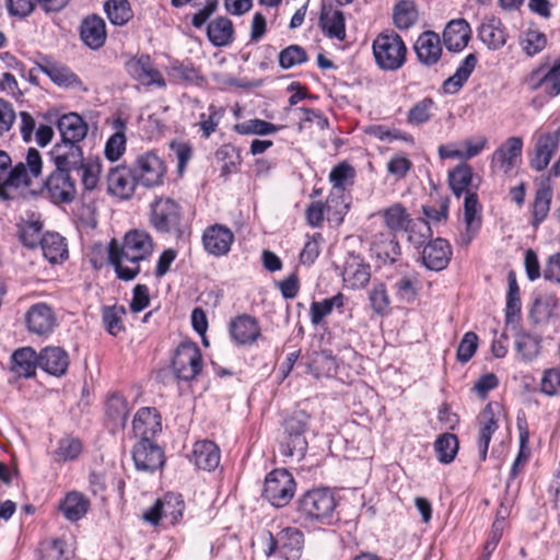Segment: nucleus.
Masks as SVG:
<instances>
[{"label":"nucleus","instance_id":"nucleus-34","mask_svg":"<svg viewBox=\"0 0 560 560\" xmlns=\"http://www.w3.org/2000/svg\"><path fill=\"white\" fill-rule=\"evenodd\" d=\"M44 257L51 264H60L68 258L66 238L58 233H46L39 242Z\"/></svg>","mask_w":560,"mask_h":560},{"label":"nucleus","instance_id":"nucleus-37","mask_svg":"<svg viewBox=\"0 0 560 560\" xmlns=\"http://www.w3.org/2000/svg\"><path fill=\"white\" fill-rule=\"evenodd\" d=\"M114 135L109 137L105 144V156L112 161H117L126 150V121L121 117L113 120Z\"/></svg>","mask_w":560,"mask_h":560},{"label":"nucleus","instance_id":"nucleus-21","mask_svg":"<svg viewBox=\"0 0 560 560\" xmlns=\"http://www.w3.org/2000/svg\"><path fill=\"white\" fill-rule=\"evenodd\" d=\"M229 330L232 339L241 346L253 345L260 337V326L257 319L246 314L232 319Z\"/></svg>","mask_w":560,"mask_h":560},{"label":"nucleus","instance_id":"nucleus-54","mask_svg":"<svg viewBox=\"0 0 560 560\" xmlns=\"http://www.w3.org/2000/svg\"><path fill=\"white\" fill-rule=\"evenodd\" d=\"M126 314V311L122 306H105L102 312L103 323L105 329L112 336H117L120 331L124 330L122 325V316Z\"/></svg>","mask_w":560,"mask_h":560},{"label":"nucleus","instance_id":"nucleus-1","mask_svg":"<svg viewBox=\"0 0 560 560\" xmlns=\"http://www.w3.org/2000/svg\"><path fill=\"white\" fill-rule=\"evenodd\" d=\"M154 250V242L147 231L133 230L125 235L122 245L113 240L108 247V259L117 277L130 281L140 272L139 262L148 259Z\"/></svg>","mask_w":560,"mask_h":560},{"label":"nucleus","instance_id":"nucleus-2","mask_svg":"<svg viewBox=\"0 0 560 560\" xmlns=\"http://www.w3.org/2000/svg\"><path fill=\"white\" fill-rule=\"evenodd\" d=\"M12 160L10 155L0 150V180L5 185H15V188L32 185V179L42 174L43 161L39 152L30 148L26 154V163H18L11 167Z\"/></svg>","mask_w":560,"mask_h":560},{"label":"nucleus","instance_id":"nucleus-43","mask_svg":"<svg viewBox=\"0 0 560 560\" xmlns=\"http://www.w3.org/2000/svg\"><path fill=\"white\" fill-rule=\"evenodd\" d=\"M515 349L525 362L536 359L540 352V339L526 331H518L515 335Z\"/></svg>","mask_w":560,"mask_h":560},{"label":"nucleus","instance_id":"nucleus-32","mask_svg":"<svg viewBox=\"0 0 560 560\" xmlns=\"http://www.w3.org/2000/svg\"><path fill=\"white\" fill-rule=\"evenodd\" d=\"M190 462L199 469L211 471L215 469L220 463V450L211 441L196 442Z\"/></svg>","mask_w":560,"mask_h":560},{"label":"nucleus","instance_id":"nucleus-24","mask_svg":"<svg viewBox=\"0 0 560 560\" xmlns=\"http://www.w3.org/2000/svg\"><path fill=\"white\" fill-rule=\"evenodd\" d=\"M319 26L330 39L343 40L346 38V20L340 10L324 4L319 15Z\"/></svg>","mask_w":560,"mask_h":560},{"label":"nucleus","instance_id":"nucleus-29","mask_svg":"<svg viewBox=\"0 0 560 560\" xmlns=\"http://www.w3.org/2000/svg\"><path fill=\"white\" fill-rule=\"evenodd\" d=\"M69 366V355L60 347H46L39 352V368L54 376L63 375Z\"/></svg>","mask_w":560,"mask_h":560},{"label":"nucleus","instance_id":"nucleus-41","mask_svg":"<svg viewBox=\"0 0 560 560\" xmlns=\"http://www.w3.org/2000/svg\"><path fill=\"white\" fill-rule=\"evenodd\" d=\"M39 68L42 72L59 86H77L81 83L78 75L61 63L47 62L40 65Z\"/></svg>","mask_w":560,"mask_h":560},{"label":"nucleus","instance_id":"nucleus-52","mask_svg":"<svg viewBox=\"0 0 560 560\" xmlns=\"http://www.w3.org/2000/svg\"><path fill=\"white\" fill-rule=\"evenodd\" d=\"M552 199V191L549 187H541L536 191L533 203V224L537 226L548 215Z\"/></svg>","mask_w":560,"mask_h":560},{"label":"nucleus","instance_id":"nucleus-36","mask_svg":"<svg viewBox=\"0 0 560 560\" xmlns=\"http://www.w3.org/2000/svg\"><path fill=\"white\" fill-rule=\"evenodd\" d=\"M12 371L23 377H31L35 374L36 366H39V354L27 347L13 352Z\"/></svg>","mask_w":560,"mask_h":560},{"label":"nucleus","instance_id":"nucleus-57","mask_svg":"<svg viewBox=\"0 0 560 560\" xmlns=\"http://www.w3.org/2000/svg\"><path fill=\"white\" fill-rule=\"evenodd\" d=\"M106 412L115 423L125 425L129 413L126 399L119 394L112 395L106 404Z\"/></svg>","mask_w":560,"mask_h":560},{"label":"nucleus","instance_id":"nucleus-14","mask_svg":"<svg viewBox=\"0 0 560 560\" xmlns=\"http://www.w3.org/2000/svg\"><path fill=\"white\" fill-rule=\"evenodd\" d=\"M45 188L55 203H69L77 196L75 180L67 172L55 170L45 180Z\"/></svg>","mask_w":560,"mask_h":560},{"label":"nucleus","instance_id":"nucleus-63","mask_svg":"<svg viewBox=\"0 0 560 560\" xmlns=\"http://www.w3.org/2000/svg\"><path fill=\"white\" fill-rule=\"evenodd\" d=\"M75 171L81 174V182L86 190H93L97 186L101 173L98 162L84 161Z\"/></svg>","mask_w":560,"mask_h":560},{"label":"nucleus","instance_id":"nucleus-5","mask_svg":"<svg viewBox=\"0 0 560 560\" xmlns=\"http://www.w3.org/2000/svg\"><path fill=\"white\" fill-rule=\"evenodd\" d=\"M308 417L302 412H295L283 422V433L280 440V453L285 457L296 456L303 458L307 450V441L304 433L307 428Z\"/></svg>","mask_w":560,"mask_h":560},{"label":"nucleus","instance_id":"nucleus-12","mask_svg":"<svg viewBox=\"0 0 560 560\" xmlns=\"http://www.w3.org/2000/svg\"><path fill=\"white\" fill-rule=\"evenodd\" d=\"M524 85L530 92L541 90L548 97L560 94V62L551 68L540 66L529 72L524 79Z\"/></svg>","mask_w":560,"mask_h":560},{"label":"nucleus","instance_id":"nucleus-53","mask_svg":"<svg viewBox=\"0 0 560 560\" xmlns=\"http://www.w3.org/2000/svg\"><path fill=\"white\" fill-rule=\"evenodd\" d=\"M234 130L238 135H258V136H265V135H271L279 130V127L262 120V119H249L240 124H236L234 126Z\"/></svg>","mask_w":560,"mask_h":560},{"label":"nucleus","instance_id":"nucleus-50","mask_svg":"<svg viewBox=\"0 0 560 560\" xmlns=\"http://www.w3.org/2000/svg\"><path fill=\"white\" fill-rule=\"evenodd\" d=\"M353 177L354 168L350 164L342 162L336 165L329 174L332 191L343 194L346 187L352 183Z\"/></svg>","mask_w":560,"mask_h":560},{"label":"nucleus","instance_id":"nucleus-20","mask_svg":"<svg viewBox=\"0 0 560 560\" xmlns=\"http://www.w3.org/2000/svg\"><path fill=\"white\" fill-rule=\"evenodd\" d=\"M138 180L132 168L118 166L112 168L108 177V191L120 199H129L136 189Z\"/></svg>","mask_w":560,"mask_h":560},{"label":"nucleus","instance_id":"nucleus-4","mask_svg":"<svg viewBox=\"0 0 560 560\" xmlns=\"http://www.w3.org/2000/svg\"><path fill=\"white\" fill-rule=\"evenodd\" d=\"M372 50L376 65L383 70H397L406 61L407 47L393 31L378 34L373 40Z\"/></svg>","mask_w":560,"mask_h":560},{"label":"nucleus","instance_id":"nucleus-56","mask_svg":"<svg viewBox=\"0 0 560 560\" xmlns=\"http://www.w3.org/2000/svg\"><path fill=\"white\" fill-rule=\"evenodd\" d=\"M384 221L389 229L388 232L402 231L407 229L409 218L405 208L398 203L384 211Z\"/></svg>","mask_w":560,"mask_h":560},{"label":"nucleus","instance_id":"nucleus-3","mask_svg":"<svg viewBox=\"0 0 560 560\" xmlns=\"http://www.w3.org/2000/svg\"><path fill=\"white\" fill-rule=\"evenodd\" d=\"M150 222L160 233L174 234L177 238L185 235L182 207L170 197H159L151 203Z\"/></svg>","mask_w":560,"mask_h":560},{"label":"nucleus","instance_id":"nucleus-31","mask_svg":"<svg viewBox=\"0 0 560 560\" xmlns=\"http://www.w3.org/2000/svg\"><path fill=\"white\" fill-rule=\"evenodd\" d=\"M558 145L556 136H549L547 132L539 135L535 142L534 156L530 160L532 168L537 172L544 171L549 165Z\"/></svg>","mask_w":560,"mask_h":560},{"label":"nucleus","instance_id":"nucleus-7","mask_svg":"<svg viewBox=\"0 0 560 560\" xmlns=\"http://www.w3.org/2000/svg\"><path fill=\"white\" fill-rule=\"evenodd\" d=\"M523 139L510 137L492 153L490 167L494 173L512 174L522 163Z\"/></svg>","mask_w":560,"mask_h":560},{"label":"nucleus","instance_id":"nucleus-11","mask_svg":"<svg viewBox=\"0 0 560 560\" xmlns=\"http://www.w3.org/2000/svg\"><path fill=\"white\" fill-rule=\"evenodd\" d=\"M127 73L143 86H156L165 89L166 82L162 73L155 68L149 55L130 57L125 62Z\"/></svg>","mask_w":560,"mask_h":560},{"label":"nucleus","instance_id":"nucleus-18","mask_svg":"<svg viewBox=\"0 0 560 560\" xmlns=\"http://www.w3.org/2000/svg\"><path fill=\"white\" fill-rule=\"evenodd\" d=\"M233 242V232L222 224L208 226L202 234L203 247L213 256L226 255L230 252Z\"/></svg>","mask_w":560,"mask_h":560},{"label":"nucleus","instance_id":"nucleus-35","mask_svg":"<svg viewBox=\"0 0 560 560\" xmlns=\"http://www.w3.org/2000/svg\"><path fill=\"white\" fill-rule=\"evenodd\" d=\"M498 421L491 404H488L481 412L480 429L478 435V450L481 460H486L489 443L492 434L498 430Z\"/></svg>","mask_w":560,"mask_h":560},{"label":"nucleus","instance_id":"nucleus-46","mask_svg":"<svg viewBox=\"0 0 560 560\" xmlns=\"http://www.w3.org/2000/svg\"><path fill=\"white\" fill-rule=\"evenodd\" d=\"M558 300L555 295L545 294L536 298L530 310V317L536 324L546 323L553 316Z\"/></svg>","mask_w":560,"mask_h":560},{"label":"nucleus","instance_id":"nucleus-19","mask_svg":"<svg viewBox=\"0 0 560 560\" xmlns=\"http://www.w3.org/2000/svg\"><path fill=\"white\" fill-rule=\"evenodd\" d=\"M25 323L28 331L38 336H46L56 326V316L46 303H36L26 312Z\"/></svg>","mask_w":560,"mask_h":560},{"label":"nucleus","instance_id":"nucleus-23","mask_svg":"<svg viewBox=\"0 0 560 560\" xmlns=\"http://www.w3.org/2000/svg\"><path fill=\"white\" fill-rule=\"evenodd\" d=\"M480 209L481 207L477 194H467L464 200V221L466 224V231L460 235V245H468L477 235L481 226V217L479 214Z\"/></svg>","mask_w":560,"mask_h":560},{"label":"nucleus","instance_id":"nucleus-61","mask_svg":"<svg viewBox=\"0 0 560 560\" xmlns=\"http://www.w3.org/2000/svg\"><path fill=\"white\" fill-rule=\"evenodd\" d=\"M432 230L428 221L417 220L413 222L408 234V241L416 247H424L428 242L432 241Z\"/></svg>","mask_w":560,"mask_h":560},{"label":"nucleus","instance_id":"nucleus-45","mask_svg":"<svg viewBox=\"0 0 560 560\" xmlns=\"http://www.w3.org/2000/svg\"><path fill=\"white\" fill-rule=\"evenodd\" d=\"M394 24L399 30L410 28L418 20V11L413 1L401 0L394 9Z\"/></svg>","mask_w":560,"mask_h":560},{"label":"nucleus","instance_id":"nucleus-64","mask_svg":"<svg viewBox=\"0 0 560 560\" xmlns=\"http://www.w3.org/2000/svg\"><path fill=\"white\" fill-rule=\"evenodd\" d=\"M540 390L547 396H555L560 390V369H547L541 377Z\"/></svg>","mask_w":560,"mask_h":560},{"label":"nucleus","instance_id":"nucleus-33","mask_svg":"<svg viewBox=\"0 0 560 560\" xmlns=\"http://www.w3.org/2000/svg\"><path fill=\"white\" fill-rule=\"evenodd\" d=\"M480 40L489 49L498 50L506 43V33L502 22L497 18H490L483 21L478 28Z\"/></svg>","mask_w":560,"mask_h":560},{"label":"nucleus","instance_id":"nucleus-17","mask_svg":"<svg viewBox=\"0 0 560 560\" xmlns=\"http://www.w3.org/2000/svg\"><path fill=\"white\" fill-rule=\"evenodd\" d=\"M453 252L450 243L442 237L428 242L422 249V264L432 271L444 270L452 258Z\"/></svg>","mask_w":560,"mask_h":560},{"label":"nucleus","instance_id":"nucleus-22","mask_svg":"<svg viewBox=\"0 0 560 560\" xmlns=\"http://www.w3.org/2000/svg\"><path fill=\"white\" fill-rule=\"evenodd\" d=\"M57 129L63 142L81 144L88 135V124L77 113H68L57 120Z\"/></svg>","mask_w":560,"mask_h":560},{"label":"nucleus","instance_id":"nucleus-26","mask_svg":"<svg viewBox=\"0 0 560 560\" xmlns=\"http://www.w3.org/2000/svg\"><path fill=\"white\" fill-rule=\"evenodd\" d=\"M471 36V28L464 19L452 20L447 23L443 32V42L451 51L463 50Z\"/></svg>","mask_w":560,"mask_h":560},{"label":"nucleus","instance_id":"nucleus-55","mask_svg":"<svg viewBox=\"0 0 560 560\" xmlns=\"http://www.w3.org/2000/svg\"><path fill=\"white\" fill-rule=\"evenodd\" d=\"M433 108L434 101L430 97L417 102L407 114L408 124L419 126L428 122L432 116Z\"/></svg>","mask_w":560,"mask_h":560},{"label":"nucleus","instance_id":"nucleus-6","mask_svg":"<svg viewBox=\"0 0 560 560\" xmlns=\"http://www.w3.org/2000/svg\"><path fill=\"white\" fill-rule=\"evenodd\" d=\"M295 492V481L287 469H275L265 479L264 497L273 506H285Z\"/></svg>","mask_w":560,"mask_h":560},{"label":"nucleus","instance_id":"nucleus-27","mask_svg":"<svg viewBox=\"0 0 560 560\" xmlns=\"http://www.w3.org/2000/svg\"><path fill=\"white\" fill-rule=\"evenodd\" d=\"M161 429V419L155 408L144 407L137 411L132 421V430L140 440H151Z\"/></svg>","mask_w":560,"mask_h":560},{"label":"nucleus","instance_id":"nucleus-44","mask_svg":"<svg viewBox=\"0 0 560 560\" xmlns=\"http://www.w3.org/2000/svg\"><path fill=\"white\" fill-rule=\"evenodd\" d=\"M345 305V295L338 293L329 299L313 302L310 308L311 322L318 325L326 316L330 315L334 308H342Z\"/></svg>","mask_w":560,"mask_h":560},{"label":"nucleus","instance_id":"nucleus-60","mask_svg":"<svg viewBox=\"0 0 560 560\" xmlns=\"http://www.w3.org/2000/svg\"><path fill=\"white\" fill-rule=\"evenodd\" d=\"M325 207L328 220L337 222L343 220V215L349 209V205L343 200V194H337L336 191H331L327 197Z\"/></svg>","mask_w":560,"mask_h":560},{"label":"nucleus","instance_id":"nucleus-9","mask_svg":"<svg viewBox=\"0 0 560 560\" xmlns=\"http://www.w3.org/2000/svg\"><path fill=\"white\" fill-rule=\"evenodd\" d=\"M202 369L200 349L192 342L180 343L173 358V370L178 380L191 381Z\"/></svg>","mask_w":560,"mask_h":560},{"label":"nucleus","instance_id":"nucleus-58","mask_svg":"<svg viewBox=\"0 0 560 560\" xmlns=\"http://www.w3.org/2000/svg\"><path fill=\"white\" fill-rule=\"evenodd\" d=\"M184 506L179 494H165L163 497V518L168 520L172 525L176 524L183 516Z\"/></svg>","mask_w":560,"mask_h":560},{"label":"nucleus","instance_id":"nucleus-39","mask_svg":"<svg viewBox=\"0 0 560 560\" xmlns=\"http://www.w3.org/2000/svg\"><path fill=\"white\" fill-rule=\"evenodd\" d=\"M83 452V444L80 439L66 435L58 440L51 457L56 463L75 460Z\"/></svg>","mask_w":560,"mask_h":560},{"label":"nucleus","instance_id":"nucleus-49","mask_svg":"<svg viewBox=\"0 0 560 560\" xmlns=\"http://www.w3.org/2000/svg\"><path fill=\"white\" fill-rule=\"evenodd\" d=\"M107 18L114 25H125L131 18L132 11L128 0H108L105 3Z\"/></svg>","mask_w":560,"mask_h":560},{"label":"nucleus","instance_id":"nucleus-16","mask_svg":"<svg viewBox=\"0 0 560 560\" xmlns=\"http://www.w3.org/2000/svg\"><path fill=\"white\" fill-rule=\"evenodd\" d=\"M132 458L138 470L155 471L164 464L161 447L149 439H141L133 447Z\"/></svg>","mask_w":560,"mask_h":560},{"label":"nucleus","instance_id":"nucleus-62","mask_svg":"<svg viewBox=\"0 0 560 560\" xmlns=\"http://www.w3.org/2000/svg\"><path fill=\"white\" fill-rule=\"evenodd\" d=\"M547 44L544 33L536 30H527L521 40L523 50L527 56H534L540 52Z\"/></svg>","mask_w":560,"mask_h":560},{"label":"nucleus","instance_id":"nucleus-25","mask_svg":"<svg viewBox=\"0 0 560 560\" xmlns=\"http://www.w3.org/2000/svg\"><path fill=\"white\" fill-rule=\"evenodd\" d=\"M419 61L425 66L435 65L442 55L440 37L432 31L423 32L415 44Z\"/></svg>","mask_w":560,"mask_h":560},{"label":"nucleus","instance_id":"nucleus-30","mask_svg":"<svg viewBox=\"0 0 560 560\" xmlns=\"http://www.w3.org/2000/svg\"><path fill=\"white\" fill-rule=\"evenodd\" d=\"M371 250L383 264H394L400 256V246L392 232L375 235Z\"/></svg>","mask_w":560,"mask_h":560},{"label":"nucleus","instance_id":"nucleus-8","mask_svg":"<svg viewBox=\"0 0 560 560\" xmlns=\"http://www.w3.org/2000/svg\"><path fill=\"white\" fill-rule=\"evenodd\" d=\"M304 545L303 533L293 527L283 528L275 538L268 533L267 556L278 552L285 560H299Z\"/></svg>","mask_w":560,"mask_h":560},{"label":"nucleus","instance_id":"nucleus-42","mask_svg":"<svg viewBox=\"0 0 560 560\" xmlns=\"http://www.w3.org/2000/svg\"><path fill=\"white\" fill-rule=\"evenodd\" d=\"M233 24L228 18L211 21L207 28L209 40L217 47L229 45L233 39Z\"/></svg>","mask_w":560,"mask_h":560},{"label":"nucleus","instance_id":"nucleus-38","mask_svg":"<svg viewBox=\"0 0 560 560\" xmlns=\"http://www.w3.org/2000/svg\"><path fill=\"white\" fill-rule=\"evenodd\" d=\"M89 506L88 499L75 491L69 492L59 504L63 516L70 522L81 520L88 513Z\"/></svg>","mask_w":560,"mask_h":560},{"label":"nucleus","instance_id":"nucleus-13","mask_svg":"<svg viewBox=\"0 0 560 560\" xmlns=\"http://www.w3.org/2000/svg\"><path fill=\"white\" fill-rule=\"evenodd\" d=\"M132 171L138 183L153 187L162 184L166 167L156 154L147 152L136 159Z\"/></svg>","mask_w":560,"mask_h":560},{"label":"nucleus","instance_id":"nucleus-15","mask_svg":"<svg viewBox=\"0 0 560 560\" xmlns=\"http://www.w3.org/2000/svg\"><path fill=\"white\" fill-rule=\"evenodd\" d=\"M50 158L57 171L67 173L75 171L84 162L81 144L63 141H59L52 147Z\"/></svg>","mask_w":560,"mask_h":560},{"label":"nucleus","instance_id":"nucleus-28","mask_svg":"<svg viewBox=\"0 0 560 560\" xmlns=\"http://www.w3.org/2000/svg\"><path fill=\"white\" fill-rule=\"evenodd\" d=\"M80 36L82 42L91 49L104 46L107 37L105 22L97 15L86 16L81 24Z\"/></svg>","mask_w":560,"mask_h":560},{"label":"nucleus","instance_id":"nucleus-48","mask_svg":"<svg viewBox=\"0 0 560 560\" xmlns=\"http://www.w3.org/2000/svg\"><path fill=\"white\" fill-rule=\"evenodd\" d=\"M225 115L224 107L211 104L208 107V113H201L199 116L198 126L202 132V137L208 139L215 132L221 119Z\"/></svg>","mask_w":560,"mask_h":560},{"label":"nucleus","instance_id":"nucleus-51","mask_svg":"<svg viewBox=\"0 0 560 560\" xmlns=\"http://www.w3.org/2000/svg\"><path fill=\"white\" fill-rule=\"evenodd\" d=\"M215 159L221 162V173L226 176L236 172L241 163V156L237 149L232 144H223L215 152Z\"/></svg>","mask_w":560,"mask_h":560},{"label":"nucleus","instance_id":"nucleus-40","mask_svg":"<svg viewBox=\"0 0 560 560\" xmlns=\"http://www.w3.org/2000/svg\"><path fill=\"white\" fill-rule=\"evenodd\" d=\"M474 178L472 167L462 163L448 173V184L453 194L459 198L463 194H472L469 191Z\"/></svg>","mask_w":560,"mask_h":560},{"label":"nucleus","instance_id":"nucleus-59","mask_svg":"<svg viewBox=\"0 0 560 560\" xmlns=\"http://www.w3.org/2000/svg\"><path fill=\"white\" fill-rule=\"evenodd\" d=\"M307 54L299 45H290L279 54V65L282 69H290L294 66L306 62Z\"/></svg>","mask_w":560,"mask_h":560},{"label":"nucleus","instance_id":"nucleus-47","mask_svg":"<svg viewBox=\"0 0 560 560\" xmlns=\"http://www.w3.org/2000/svg\"><path fill=\"white\" fill-rule=\"evenodd\" d=\"M434 450L441 463L450 464L453 462L458 451V440L456 435L452 433L440 435L434 443Z\"/></svg>","mask_w":560,"mask_h":560},{"label":"nucleus","instance_id":"nucleus-10","mask_svg":"<svg viewBox=\"0 0 560 560\" xmlns=\"http://www.w3.org/2000/svg\"><path fill=\"white\" fill-rule=\"evenodd\" d=\"M335 508L334 494L326 488L310 490L299 501V511L312 520L330 516Z\"/></svg>","mask_w":560,"mask_h":560}]
</instances>
